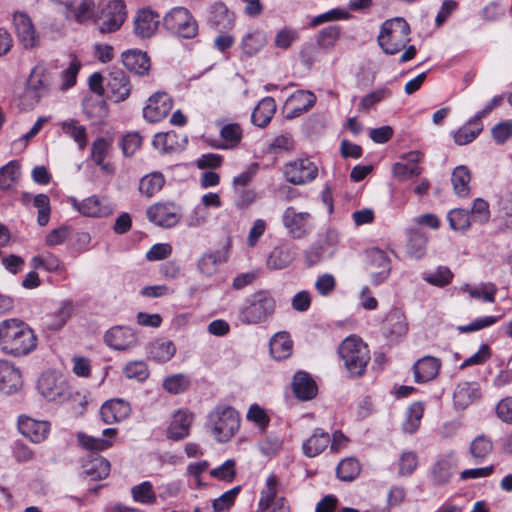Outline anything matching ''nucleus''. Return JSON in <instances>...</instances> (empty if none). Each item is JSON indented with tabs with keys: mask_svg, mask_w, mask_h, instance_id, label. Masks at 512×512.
Returning a JSON list of instances; mask_svg holds the SVG:
<instances>
[{
	"mask_svg": "<svg viewBox=\"0 0 512 512\" xmlns=\"http://www.w3.org/2000/svg\"><path fill=\"white\" fill-rule=\"evenodd\" d=\"M20 433L34 443L44 441L50 431V423L39 421L28 416H20L18 419Z\"/></svg>",
	"mask_w": 512,
	"mask_h": 512,
	"instance_id": "22",
	"label": "nucleus"
},
{
	"mask_svg": "<svg viewBox=\"0 0 512 512\" xmlns=\"http://www.w3.org/2000/svg\"><path fill=\"white\" fill-rule=\"evenodd\" d=\"M20 370L8 360H0V392L12 394L22 387Z\"/></svg>",
	"mask_w": 512,
	"mask_h": 512,
	"instance_id": "23",
	"label": "nucleus"
},
{
	"mask_svg": "<svg viewBox=\"0 0 512 512\" xmlns=\"http://www.w3.org/2000/svg\"><path fill=\"white\" fill-rule=\"evenodd\" d=\"M212 433L218 442L229 441L239 430L241 418L231 406L218 405L209 415Z\"/></svg>",
	"mask_w": 512,
	"mask_h": 512,
	"instance_id": "4",
	"label": "nucleus"
},
{
	"mask_svg": "<svg viewBox=\"0 0 512 512\" xmlns=\"http://www.w3.org/2000/svg\"><path fill=\"white\" fill-rule=\"evenodd\" d=\"M423 279L433 286L445 287L451 283L453 273L449 268L440 266L434 272L424 274Z\"/></svg>",
	"mask_w": 512,
	"mask_h": 512,
	"instance_id": "58",
	"label": "nucleus"
},
{
	"mask_svg": "<svg viewBox=\"0 0 512 512\" xmlns=\"http://www.w3.org/2000/svg\"><path fill=\"white\" fill-rule=\"evenodd\" d=\"M275 310L274 298L265 291L255 293L240 311V321L244 324H258L265 321Z\"/></svg>",
	"mask_w": 512,
	"mask_h": 512,
	"instance_id": "6",
	"label": "nucleus"
},
{
	"mask_svg": "<svg viewBox=\"0 0 512 512\" xmlns=\"http://www.w3.org/2000/svg\"><path fill=\"white\" fill-rule=\"evenodd\" d=\"M107 89L112 93L116 101H124L131 92L130 81L121 69L110 72L107 81Z\"/></svg>",
	"mask_w": 512,
	"mask_h": 512,
	"instance_id": "30",
	"label": "nucleus"
},
{
	"mask_svg": "<svg viewBox=\"0 0 512 512\" xmlns=\"http://www.w3.org/2000/svg\"><path fill=\"white\" fill-rule=\"evenodd\" d=\"M147 217L158 226L170 228L179 223L181 208L171 202L156 203L147 209Z\"/></svg>",
	"mask_w": 512,
	"mask_h": 512,
	"instance_id": "14",
	"label": "nucleus"
},
{
	"mask_svg": "<svg viewBox=\"0 0 512 512\" xmlns=\"http://www.w3.org/2000/svg\"><path fill=\"white\" fill-rule=\"evenodd\" d=\"M82 468L92 480H101L109 476L111 465L106 458L97 453H91L83 460Z\"/></svg>",
	"mask_w": 512,
	"mask_h": 512,
	"instance_id": "27",
	"label": "nucleus"
},
{
	"mask_svg": "<svg viewBox=\"0 0 512 512\" xmlns=\"http://www.w3.org/2000/svg\"><path fill=\"white\" fill-rule=\"evenodd\" d=\"M220 140L214 146L218 149H235L243 138V129L239 123L223 124L219 131Z\"/></svg>",
	"mask_w": 512,
	"mask_h": 512,
	"instance_id": "35",
	"label": "nucleus"
},
{
	"mask_svg": "<svg viewBox=\"0 0 512 512\" xmlns=\"http://www.w3.org/2000/svg\"><path fill=\"white\" fill-rule=\"evenodd\" d=\"M409 35L410 26L405 19H389L382 24L378 43L386 54L395 55L410 41Z\"/></svg>",
	"mask_w": 512,
	"mask_h": 512,
	"instance_id": "3",
	"label": "nucleus"
},
{
	"mask_svg": "<svg viewBox=\"0 0 512 512\" xmlns=\"http://www.w3.org/2000/svg\"><path fill=\"white\" fill-rule=\"evenodd\" d=\"M173 108V100L167 92L158 91L147 100L143 109V116L149 122H159L164 119Z\"/></svg>",
	"mask_w": 512,
	"mask_h": 512,
	"instance_id": "15",
	"label": "nucleus"
},
{
	"mask_svg": "<svg viewBox=\"0 0 512 512\" xmlns=\"http://www.w3.org/2000/svg\"><path fill=\"white\" fill-rule=\"evenodd\" d=\"M383 330L391 337L404 336L408 331L404 313L400 309H392L383 321Z\"/></svg>",
	"mask_w": 512,
	"mask_h": 512,
	"instance_id": "38",
	"label": "nucleus"
},
{
	"mask_svg": "<svg viewBox=\"0 0 512 512\" xmlns=\"http://www.w3.org/2000/svg\"><path fill=\"white\" fill-rule=\"evenodd\" d=\"M493 451V442L486 435L477 436L470 444L469 452L476 463L484 461Z\"/></svg>",
	"mask_w": 512,
	"mask_h": 512,
	"instance_id": "46",
	"label": "nucleus"
},
{
	"mask_svg": "<svg viewBox=\"0 0 512 512\" xmlns=\"http://www.w3.org/2000/svg\"><path fill=\"white\" fill-rule=\"evenodd\" d=\"M338 353L351 376L359 377L365 372L370 361L368 346L356 335L345 338L338 348Z\"/></svg>",
	"mask_w": 512,
	"mask_h": 512,
	"instance_id": "2",
	"label": "nucleus"
},
{
	"mask_svg": "<svg viewBox=\"0 0 512 512\" xmlns=\"http://www.w3.org/2000/svg\"><path fill=\"white\" fill-rule=\"evenodd\" d=\"M176 347L171 341L157 340L150 346L149 354L157 362H167L175 354Z\"/></svg>",
	"mask_w": 512,
	"mask_h": 512,
	"instance_id": "53",
	"label": "nucleus"
},
{
	"mask_svg": "<svg viewBox=\"0 0 512 512\" xmlns=\"http://www.w3.org/2000/svg\"><path fill=\"white\" fill-rule=\"evenodd\" d=\"M447 220L450 228L455 231L464 232L468 230L471 225L469 212L461 208L450 210L447 214Z\"/></svg>",
	"mask_w": 512,
	"mask_h": 512,
	"instance_id": "56",
	"label": "nucleus"
},
{
	"mask_svg": "<svg viewBox=\"0 0 512 512\" xmlns=\"http://www.w3.org/2000/svg\"><path fill=\"white\" fill-rule=\"evenodd\" d=\"M330 444V435L328 432L318 428L313 434L304 441L302 450L307 457H316L324 452Z\"/></svg>",
	"mask_w": 512,
	"mask_h": 512,
	"instance_id": "37",
	"label": "nucleus"
},
{
	"mask_svg": "<svg viewBox=\"0 0 512 512\" xmlns=\"http://www.w3.org/2000/svg\"><path fill=\"white\" fill-rule=\"evenodd\" d=\"M39 392L48 400L55 401L62 398L67 392V384L62 375L55 371L42 373L38 380Z\"/></svg>",
	"mask_w": 512,
	"mask_h": 512,
	"instance_id": "16",
	"label": "nucleus"
},
{
	"mask_svg": "<svg viewBox=\"0 0 512 512\" xmlns=\"http://www.w3.org/2000/svg\"><path fill=\"white\" fill-rule=\"evenodd\" d=\"M466 291L470 297L474 299H480L484 302L494 303L497 287L492 283H483L476 287L467 288Z\"/></svg>",
	"mask_w": 512,
	"mask_h": 512,
	"instance_id": "59",
	"label": "nucleus"
},
{
	"mask_svg": "<svg viewBox=\"0 0 512 512\" xmlns=\"http://www.w3.org/2000/svg\"><path fill=\"white\" fill-rule=\"evenodd\" d=\"M116 434L117 430L114 428H107L103 431V436L105 438H96L83 432H79L77 433V441L82 448L91 452H99L112 446V439Z\"/></svg>",
	"mask_w": 512,
	"mask_h": 512,
	"instance_id": "26",
	"label": "nucleus"
},
{
	"mask_svg": "<svg viewBox=\"0 0 512 512\" xmlns=\"http://www.w3.org/2000/svg\"><path fill=\"white\" fill-rule=\"evenodd\" d=\"M31 265L34 269H45L48 272H64L65 266L60 259L52 254L37 255L31 259Z\"/></svg>",
	"mask_w": 512,
	"mask_h": 512,
	"instance_id": "50",
	"label": "nucleus"
},
{
	"mask_svg": "<svg viewBox=\"0 0 512 512\" xmlns=\"http://www.w3.org/2000/svg\"><path fill=\"white\" fill-rule=\"evenodd\" d=\"M165 184V178L160 172H152L141 178L139 191L141 194L152 197L158 193Z\"/></svg>",
	"mask_w": 512,
	"mask_h": 512,
	"instance_id": "49",
	"label": "nucleus"
},
{
	"mask_svg": "<svg viewBox=\"0 0 512 512\" xmlns=\"http://www.w3.org/2000/svg\"><path fill=\"white\" fill-rule=\"evenodd\" d=\"M341 28L337 25L322 29L317 35V44L322 49H331L340 38Z\"/></svg>",
	"mask_w": 512,
	"mask_h": 512,
	"instance_id": "57",
	"label": "nucleus"
},
{
	"mask_svg": "<svg viewBox=\"0 0 512 512\" xmlns=\"http://www.w3.org/2000/svg\"><path fill=\"white\" fill-rule=\"evenodd\" d=\"M316 103V96L311 91L297 90L284 103L283 113L293 119L310 110Z\"/></svg>",
	"mask_w": 512,
	"mask_h": 512,
	"instance_id": "19",
	"label": "nucleus"
},
{
	"mask_svg": "<svg viewBox=\"0 0 512 512\" xmlns=\"http://www.w3.org/2000/svg\"><path fill=\"white\" fill-rule=\"evenodd\" d=\"M293 350V342L286 332L275 334L270 340V354L276 360L287 359Z\"/></svg>",
	"mask_w": 512,
	"mask_h": 512,
	"instance_id": "41",
	"label": "nucleus"
},
{
	"mask_svg": "<svg viewBox=\"0 0 512 512\" xmlns=\"http://www.w3.org/2000/svg\"><path fill=\"white\" fill-rule=\"evenodd\" d=\"M292 388L295 396L303 401L313 399L318 391L314 379L303 371H299L294 375Z\"/></svg>",
	"mask_w": 512,
	"mask_h": 512,
	"instance_id": "32",
	"label": "nucleus"
},
{
	"mask_svg": "<svg viewBox=\"0 0 512 512\" xmlns=\"http://www.w3.org/2000/svg\"><path fill=\"white\" fill-rule=\"evenodd\" d=\"M294 252L291 246L283 244L275 247L267 259L270 269L280 270L288 267L294 260Z\"/></svg>",
	"mask_w": 512,
	"mask_h": 512,
	"instance_id": "42",
	"label": "nucleus"
},
{
	"mask_svg": "<svg viewBox=\"0 0 512 512\" xmlns=\"http://www.w3.org/2000/svg\"><path fill=\"white\" fill-rule=\"evenodd\" d=\"M441 368L440 359L433 356H425L419 359L413 366L414 378L417 383H425L433 380Z\"/></svg>",
	"mask_w": 512,
	"mask_h": 512,
	"instance_id": "28",
	"label": "nucleus"
},
{
	"mask_svg": "<svg viewBox=\"0 0 512 512\" xmlns=\"http://www.w3.org/2000/svg\"><path fill=\"white\" fill-rule=\"evenodd\" d=\"M267 39L264 32L256 30L248 33L242 40V50L247 56L257 54L265 45Z\"/></svg>",
	"mask_w": 512,
	"mask_h": 512,
	"instance_id": "52",
	"label": "nucleus"
},
{
	"mask_svg": "<svg viewBox=\"0 0 512 512\" xmlns=\"http://www.w3.org/2000/svg\"><path fill=\"white\" fill-rule=\"evenodd\" d=\"M368 271L373 283L378 285L384 282L391 272V261L386 252L379 248H373L368 252Z\"/></svg>",
	"mask_w": 512,
	"mask_h": 512,
	"instance_id": "20",
	"label": "nucleus"
},
{
	"mask_svg": "<svg viewBox=\"0 0 512 512\" xmlns=\"http://www.w3.org/2000/svg\"><path fill=\"white\" fill-rule=\"evenodd\" d=\"M33 205L38 210L37 222L40 226L48 224L50 219V199L45 194H38L33 199Z\"/></svg>",
	"mask_w": 512,
	"mask_h": 512,
	"instance_id": "60",
	"label": "nucleus"
},
{
	"mask_svg": "<svg viewBox=\"0 0 512 512\" xmlns=\"http://www.w3.org/2000/svg\"><path fill=\"white\" fill-rule=\"evenodd\" d=\"M392 95V91L387 87L378 88L367 95L363 96L360 100L358 109L360 111L368 112L375 107L381 101L389 98Z\"/></svg>",
	"mask_w": 512,
	"mask_h": 512,
	"instance_id": "55",
	"label": "nucleus"
},
{
	"mask_svg": "<svg viewBox=\"0 0 512 512\" xmlns=\"http://www.w3.org/2000/svg\"><path fill=\"white\" fill-rule=\"evenodd\" d=\"M398 474L400 476L411 475L418 466V456L416 453L407 451L403 452L398 461Z\"/></svg>",
	"mask_w": 512,
	"mask_h": 512,
	"instance_id": "62",
	"label": "nucleus"
},
{
	"mask_svg": "<svg viewBox=\"0 0 512 512\" xmlns=\"http://www.w3.org/2000/svg\"><path fill=\"white\" fill-rule=\"evenodd\" d=\"M246 417L248 421L255 423L262 431H264L270 423L267 412L258 404L250 406Z\"/></svg>",
	"mask_w": 512,
	"mask_h": 512,
	"instance_id": "63",
	"label": "nucleus"
},
{
	"mask_svg": "<svg viewBox=\"0 0 512 512\" xmlns=\"http://www.w3.org/2000/svg\"><path fill=\"white\" fill-rule=\"evenodd\" d=\"M20 163L12 160L0 169V189H11L20 176Z\"/></svg>",
	"mask_w": 512,
	"mask_h": 512,
	"instance_id": "54",
	"label": "nucleus"
},
{
	"mask_svg": "<svg viewBox=\"0 0 512 512\" xmlns=\"http://www.w3.org/2000/svg\"><path fill=\"white\" fill-rule=\"evenodd\" d=\"M12 21L16 36L25 49H33L39 46V33L28 14L17 11L13 14Z\"/></svg>",
	"mask_w": 512,
	"mask_h": 512,
	"instance_id": "13",
	"label": "nucleus"
},
{
	"mask_svg": "<svg viewBox=\"0 0 512 512\" xmlns=\"http://www.w3.org/2000/svg\"><path fill=\"white\" fill-rule=\"evenodd\" d=\"M58 2L67 10V16L78 23H84L94 17L93 0H58Z\"/></svg>",
	"mask_w": 512,
	"mask_h": 512,
	"instance_id": "24",
	"label": "nucleus"
},
{
	"mask_svg": "<svg viewBox=\"0 0 512 512\" xmlns=\"http://www.w3.org/2000/svg\"><path fill=\"white\" fill-rule=\"evenodd\" d=\"M131 413L130 404L122 399H111L106 401L101 409V419L106 424H113L126 419Z\"/></svg>",
	"mask_w": 512,
	"mask_h": 512,
	"instance_id": "25",
	"label": "nucleus"
},
{
	"mask_svg": "<svg viewBox=\"0 0 512 512\" xmlns=\"http://www.w3.org/2000/svg\"><path fill=\"white\" fill-rule=\"evenodd\" d=\"M122 62L128 70L140 76L147 75L151 67L149 56L146 52L140 50L124 52Z\"/></svg>",
	"mask_w": 512,
	"mask_h": 512,
	"instance_id": "33",
	"label": "nucleus"
},
{
	"mask_svg": "<svg viewBox=\"0 0 512 512\" xmlns=\"http://www.w3.org/2000/svg\"><path fill=\"white\" fill-rule=\"evenodd\" d=\"M104 342L115 350H128L136 346L135 332L126 326H114L104 335Z\"/></svg>",
	"mask_w": 512,
	"mask_h": 512,
	"instance_id": "21",
	"label": "nucleus"
},
{
	"mask_svg": "<svg viewBox=\"0 0 512 512\" xmlns=\"http://www.w3.org/2000/svg\"><path fill=\"white\" fill-rule=\"evenodd\" d=\"M495 414L503 423L512 425V396H507L497 403Z\"/></svg>",
	"mask_w": 512,
	"mask_h": 512,
	"instance_id": "64",
	"label": "nucleus"
},
{
	"mask_svg": "<svg viewBox=\"0 0 512 512\" xmlns=\"http://www.w3.org/2000/svg\"><path fill=\"white\" fill-rule=\"evenodd\" d=\"M471 173L466 166L460 165L456 167L451 176V182L454 192L459 197H467L470 192Z\"/></svg>",
	"mask_w": 512,
	"mask_h": 512,
	"instance_id": "45",
	"label": "nucleus"
},
{
	"mask_svg": "<svg viewBox=\"0 0 512 512\" xmlns=\"http://www.w3.org/2000/svg\"><path fill=\"white\" fill-rule=\"evenodd\" d=\"M51 82L52 68L45 62H39L29 75L25 93L31 99L38 101L49 93Z\"/></svg>",
	"mask_w": 512,
	"mask_h": 512,
	"instance_id": "8",
	"label": "nucleus"
},
{
	"mask_svg": "<svg viewBox=\"0 0 512 512\" xmlns=\"http://www.w3.org/2000/svg\"><path fill=\"white\" fill-rule=\"evenodd\" d=\"M427 242L428 238L421 230L414 228L407 230L406 252L410 257L422 258L426 253Z\"/></svg>",
	"mask_w": 512,
	"mask_h": 512,
	"instance_id": "39",
	"label": "nucleus"
},
{
	"mask_svg": "<svg viewBox=\"0 0 512 512\" xmlns=\"http://www.w3.org/2000/svg\"><path fill=\"white\" fill-rule=\"evenodd\" d=\"M453 468V454L450 453L440 459L434 464L431 470L433 481L436 484H443L449 481L452 475Z\"/></svg>",
	"mask_w": 512,
	"mask_h": 512,
	"instance_id": "48",
	"label": "nucleus"
},
{
	"mask_svg": "<svg viewBox=\"0 0 512 512\" xmlns=\"http://www.w3.org/2000/svg\"><path fill=\"white\" fill-rule=\"evenodd\" d=\"M37 347V337L32 328L18 318L0 322V349L13 357L26 356Z\"/></svg>",
	"mask_w": 512,
	"mask_h": 512,
	"instance_id": "1",
	"label": "nucleus"
},
{
	"mask_svg": "<svg viewBox=\"0 0 512 512\" xmlns=\"http://www.w3.org/2000/svg\"><path fill=\"white\" fill-rule=\"evenodd\" d=\"M361 472V465L354 457L343 459L337 466V477L342 481H353Z\"/></svg>",
	"mask_w": 512,
	"mask_h": 512,
	"instance_id": "51",
	"label": "nucleus"
},
{
	"mask_svg": "<svg viewBox=\"0 0 512 512\" xmlns=\"http://www.w3.org/2000/svg\"><path fill=\"white\" fill-rule=\"evenodd\" d=\"M284 176L291 184L304 185L318 176V167L309 157H299L285 164Z\"/></svg>",
	"mask_w": 512,
	"mask_h": 512,
	"instance_id": "9",
	"label": "nucleus"
},
{
	"mask_svg": "<svg viewBox=\"0 0 512 512\" xmlns=\"http://www.w3.org/2000/svg\"><path fill=\"white\" fill-rule=\"evenodd\" d=\"M72 207L82 216L90 218H105L114 213V204L108 196L91 195L81 201L70 199Z\"/></svg>",
	"mask_w": 512,
	"mask_h": 512,
	"instance_id": "7",
	"label": "nucleus"
},
{
	"mask_svg": "<svg viewBox=\"0 0 512 512\" xmlns=\"http://www.w3.org/2000/svg\"><path fill=\"white\" fill-rule=\"evenodd\" d=\"M482 129L481 121L474 116L455 132L454 141L458 145H467L478 137Z\"/></svg>",
	"mask_w": 512,
	"mask_h": 512,
	"instance_id": "44",
	"label": "nucleus"
},
{
	"mask_svg": "<svg viewBox=\"0 0 512 512\" xmlns=\"http://www.w3.org/2000/svg\"><path fill=\"white\" fill-rule=\"evenodd\" d=\"M311 221L309 212H299L293 206L287 207L282 215V223L294 239H302L309 234Z\"/></svg>",
	"mask_w": 512,
	"mask_h": 512,
	"instance_id": "11",
	"label": "nucleus"
},
{
	"mask_svg": "<svg viewBox=\"0 0 512 512\" xmlns=\"http://www.w3.org/2000/svg\"><path fill=\"white\" fill-rule=\"evenodd\" d=\"M423 154L419 151L409 152L405 158L408 163H396L393 166V174L398 180L405 181L416 177L422 173V168L418 166V162L422 159Z\"/></svg>",
	"mask_w": 512,
	"mask_h": 512,
	"instance_id": "29",
	"label": "nucleus"
},
{
	"mask_svg": "<svg viewBox=\"0 0 512 512\" xmlns=\"http://www.w3.org/2000/svg\"><path fill=\"white\" fill-rule=\"evenodd\" d=\"M62 132L72 138L81 151H83L88 143V135L85 126L79 124L75 119L65 120L59 123Z\"/></svg>",
	"mask_w": 512,
	"mask_h": 512,
	"instance_id": "43",
	"label": "nucleus"
},
{
	"mask_svg": "<svg viewBox=\"0 0 512 512\" xmlns=\"http://www.w3.org/2000/svg\"><path fill=\"white\" fill-rule=\"evenodd\" d=\"M132 499L143 505H154L157 502V494L150 481H144L131 488Z\"/></svg>",
	"mask_w": 512,
	"mask_h": 512,
	"instance_id": "47",
	"label": "nucleus"
},
{
	"mask_svg": "<svg viewBox=\"0 0 512 512\" xmlns=\"http://www.w3.org/2000/svg\"><path fill=\"white\" fill-rule=\"evenodd\" d=\"M159 15L152 10H141L134 21V32L141 38L151 37L157 30Z\"/></svg>",
	"mask_w": 512,
	"mask_h": 512,
	"instance_id": "31",
	"label": "nucleus"
},
{
	"mask_svg": "<svg viewBox=\"0 0 512 512\" xmlns=\"http://www.w3.org/2000/svg\"><path fill=\"white\" fill-rule=\"evenodd\" d=\"M194 418V413L187 408H181L175 411L167 427V438L178 441L188 437Z\"/></svg>",
	"mask_w": 512,
	"mask_h": 512,
	"instance_id": "17",
	"label": "nucleus"
},
{
	"mask_svg": "<svg viewBox=\"0 0 512 512\" xmlns=\"http://www.w3.org/2000/svg\"><path fill=\"white\" fill-rule=\"evenodd\" d=\"M276 112V103L272 97H265L255 107L252 122L261 128L266 127Z\"/></svg>",
	"mask_w": 512,
	"mask_h": 512,
	"instance_id": "40",
	"label": "nucleus"
},
{
	"mask_svg": "<svg viewBox=\"0 0 512 512\" xmlns=\"http://www.w3.org/2000/svg\"><path fill=\"white\" fill-rule=\"evenodd\" d=\"M127 18L126 5L123 0H111L99 16L98 28L100 33L109 34L121 28Z\"/></svg>",
	"mask_w": 512,
	"mask_h": 512,
	"instance_id": "10",
	"label": "nucleus"
},
{
	"mask_svg": "<svg viewBox=\"0 0 512 512\" xmlns=\"http://www.w3.org/2000/svg\"><path fill=\"white\" fill-rule=\"evenodd\" d=\"M163 26L179 38L193 39L198 35V22L185 7L177 6L169 10L163 17Z\"/></svg>",
	"mask_w": 512,
	"mask_h": 512,
	"instance_id": "5",
	"label": "nucleus"
},
{
	"mask_svg": "<svg viewBox=\"0 0 512 512\" xmlns=\"http://www.w3.org/2000/svg\"><path fill=\"white\" fill-rule=\"evenodd\" d=\"M213 22L220 29H230L234 25V17L224 4H216L213 12Z\"/></svg>",
	"mask_w": 512,
	"mask_h": 512,
	"instance_id": "61",
	"label": "nucleus"
},
{
	"mask_svg": "<svg viewBox=\"0 0 512 512\" xmlns=\"http://www.w3.org/2000/svg\"><path fill=\"white\" fill-rule=\"evenodd\" d=\"M282 492L283 486L279 477L274 473L270 474L260 492L258 512H266L271 507L278 508L280 500H283L284 506H289L286 497L280 495Z\"/></svg>",
	"mask_w": 512,
	"mask_h": 512,
	"instance_id": "12",
	"label": "nucleus"
},
{
	"mask_svg": "<svg viewBox=\"0 0 512 512\" xmlns=\"http://www.w3.org/2000/svg\"><path fill=\"white\" fill-rule=\"evenodd\" d=\"M480 397V388L476 382L459 383L453 394L454 404L460 409H465Z\"/></svg>",
	"mask_w": 512,
	"mask_h": 512,
	"instance_id": "34",
	"label": "nucleus"
},
{
	"mask_svg": "<svg viewBox=\"0 0 512 512\" xmlns=\"http://www.w3.org/2000/svg\"><path fill=\"white\" fill-rule=\"evenodd\" d=\"M186 140L175 131L157 133L153 146L162 153H172L183 149Z\"/></svg>",
	"mask_w": 512,
	"mask_h": 512,
	"instance_id": "36",
	"label": "nucleus"
},
{
	"mask_svg": "<svg viewBox=\"0 0 512 512\" xmlns=\"http://www.w3.org/2000/svg\"><path fill=\"white\" fill-rule=\"evenodd\" d=\"M112 153V142L106 138L98 137L91 144L90 157L107 176H113L116 172L115 165L108 159Z\"/></svg>",
	"mask_w": 512,
	"mask_h": 512,
	"instance_id": "18",
	"label": "nucleus"
}]
</instances>
